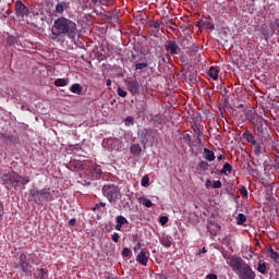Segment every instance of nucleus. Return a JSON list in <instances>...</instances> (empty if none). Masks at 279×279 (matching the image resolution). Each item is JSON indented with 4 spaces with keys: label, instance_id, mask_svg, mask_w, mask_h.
<instances>
[{
    "label": "nucleus",
    "instance_id": "f257e3e1",
    "mask_svg": "<svg viewBox=\"0 0 279 279\" xmlns=\"http://www.w3.org/2000/svg\"><path fill=\"white\" fill-rule=\"evenodd\" d=\"M81 34L82 31L77 29V24L74 21L61 16L54 20L49 38L52 43H62L64 38L73 41Z\"/></svg>",
    "mask_w": 279,
    "mask_h": 279
},
{
    "label": "nucleus",
    "instance_id": "f03ea898",
    "mask_svg": "<svg viewBox=\"0 0 279 279\" xmlns=\"http://www.w3.org/2000/svg\"><path fill=\"white\" fill-rule=\"evenodd\" d=\"M229 266L236 272L240 279H256V271L239 256H231L229 258Z\"/></svg>",
    "mask_w": 279,
    "mask_h": 279
},
{
    "label": "nucleus",
    "instance_id": "7ed1b4c3",
    "mask_svg": "<svg viewBox=\"0 0 279 279\" xmlns=\"http://www.w3.org/2000/svg\"><path fill=\"white\" fill-rule=\"evenodd\" d=\"M29 199L34 204H47V202H53V194L51 193L50 187H44L41 190L32 189L29 191Z\"/></svg>",
    "mask_w": 279,
    "mask_h": 279
},
{
    "label": "nucleus",
    "instance_id": "20e7f679",
    "mask_svg": "<svg viewBox=\"0 0 279 279\" xmlns=\"http://www.w3.org/2000/svg\"><path fill=\"white\" fill-rule=\"evenodd\" d=\"M101 191L104 197H106L111 204H117V202L123 197L121 194V189L112 183L105 184Z\"/></svg>",
    "mask_w": 279,
    "mask_h": 279
},
{
    "label": "nucleus",
    "instance_id": "39448f33",
    "mask_svg": "<svg viewBox=\"0 0 279 279\" xmlns=\"http://www.w3.org/2000/svg\"><path fill=\"white\" fill-rule=\"evenodd\" d=\"M16 260L13 263L14 269H21L26 276H32V265L27 260V253L26 252H17L16 253Z\"/></svg>",
    "mask_w": 279,
    "mask_h": 279
},
{
    "label": "nucleus",
    "instance_id": "423d86ee",
    "mask_svg": "<svg viewBox=\"0 0 279 279\" xmlns=\"http://www.w3.org/2000/svg\"><path fill=\"white\" fill-rule=\"evenodd\" d=\"M16 178H19V172H0V180L5 189H12V186L14 187Z\"/></svg>",
    "mask_w": 279,
    "mask_h": 279
},
{
    "label": "nucleus",
    "instance_id": "0eeeda50",
    "mask_svg": "<svg viewBox=\"0 0 279 279\" xmlns=\"http://www.w3.org/2000/svg\"><path fill=\"white\" fill-rule=\"evenodd\" d=\"M81 169L83 171H88L89 173H92L96 178V180L97 178H101V166L97 163L84 162L81 165Z\"/></svg>",
    "mask_w": 279,
    "mask_h": 279
},
{
    "label": "nucleus",
    "instance_id": "6e6552de",
    "mask_svg": "<svg viewBox=\"0 0 279 279\" xmlns=\"http://www.w3.org/2000/svg\"><path fill=\"white\" fill-rule=\"evenodd\" d=\"M149 256H151V254L149 253V250H147V247L142 248L136 256V263H138L140 265H143V267H147L149 263Z\"/></svg>",
    "mask_w": 279,
    "mask_h": 279
},
{
    "label": "nucleus",
    "instance_id": "1a4fd4ad",
    "mask_svg": "<svg viewBox=\"0 0 279 279\" xmlns=\"http://www.w3.org/2000/svg\"><path fill=\"white\" fill-rule=\"evenodd\" d=\"M15 14L20 19H24L29 14V8H27L21 0L15 1Z\"/></svg>",
    "mask_w": 279,
    "mask_h": 279
},
{
    "label": "nucleus",
    "instance_id": "9d476101",
    "mask_svg": "<svg viewBox=\"0 0 279 279\" xmlns=\"http://www.w3.org/2000/svg\"><path fill=\"white\" fill-rule=\"evenodd\" d=\"M181 47L182 49H186V53L187 56H191L192 58L194 56H197V52L199 51V46H197L196 44H192L191 46H189V39H183L181 41Z\"/></svg>",
    "mask_w": 279,
    "mask_h": 279
},
{
    "label": "nucleus",
    "instance_id": "9b49d317",
    "mask_svg": "<svg viewBox=\"0 0 279 279\" xmlns=\"http://www.w3.org/2000/svg\"><path fill=\"white\" fill-rule=\"evenodd\" d=\"M125 86L128 87V90L131 93V95H141V84H138V81H126Z\"/></svg>",
    "mask_w": 279,
    "mask_h": 279
},
{
    "label": "nucleus",
    "instance_id": "f8f14e48",
    "mask_svg": "<svg viewBox=\"0 0 279 279\" xmlns=\"http://www.w3.org/2000/svg\"><path fill=\"white\" fill-rule=\"evenodd\" d=\"M165 49L170 56H178V53H180V47H178L175 41H168V44L165 45Z\"/></svg>",
    "mask_w": 279,
    "mask_h": 279
},
{
    "label": "nucleus",
    "instance_id": "ddd939ff",
    "mask_svg": "<svg viewBox=\"0 0 279 279\" xmlns=\"http://www.w3.org/2000/svg\"><path fill=\"white\" fill-rule=\"evenodd\" d=\"M265 255L268 257V258H271V260H274L275 263H277V265H279V253L276 252L274 250V247L271 246H267L265 248Z\"/></svg>",
    "mask_w": 279,
    "mask_h": 279
},
{
    "label": "nucleus",
    "instance_id": "4468645a",
    "mask_svg": "<svg viewBox=\"0 0 279 279\" xmlns=\"http://www.w3.org/2000/svg\"><path fill=\"white\" fill-rule=\"evenodd\" d=\"M251 123L255 125V130L258 135L263 134V128H265L266 123L263 117H259L257 120H251Z\"/></svg>",
    "mask_w": 279,
    "mask_h": 279
},
{
    "label": "nucleus",
    "instance_id": "2eb2a0df",
    "mask_svg": "<svg viewBox=\"0 0 279 279\" xmlns=\"http://www.w3.org/2000/svg\"><path fill=\"white\" fill-rule=\"evenodd\" d=\"M25 184H29V177L25 175H20L17 173V178L15 179V185L14 189H23Z\"/></svg>",
    "mask_w": 279,
    "mask_h": 279
},
{
    "label": "nucleus",
    "instance_id": "dca6fc26",
    "mask_svg": "<svg viewBox=\"0 0 279 279\" xmlns=\"http://www.w3.org/2000/svg\"><path fill=\"white\" fill-rule=\"evenodd\" d=\"M242 137L244 138V141L247 142V144L250 145V147H252L253 145H256V137H254V134H252V132L250 131H245L242 134Z\"/></svg>",
    "mask_w": 279,
    "mask_h": 279
},
{
    "label": "nucleus",
    "instance_id": "f3484780",
    "mask_svg": "<svg viewBox=\"0 0 279 279\" xmlns=\"http://www.w3.org/2000/svg\"><path fill=\"white\" fill-rule=\"evenodd\" d=\"M159 242L163 247H171L173 245V238L171 235H162Z\"/></svg>",
    "mask_w": 279,
    "mask_h": 279
},
{
    "label": "nucleus",
    "instance_id": "a211bd4d",
    "mask_svg": "<svg viewBox=\"0 0 279 279\" xmlns=\"http://www.w3.org/2000/svg\"><path fill=\"white\" fill-rule=\"evenodd\" d=\"M116 230H118L120 232L121 228H123V226H125V223H128V218L124 216H118L116 218Z\"/></svg>",
    "mask_w": 279,
    "mask_h": 279
},
{
    "label": "nucleus",
    "instance_id": "6ab92c4d",
    "mask_svg": "<svg viewBox=\"0 0 279 279\" xmlns=\"http://www.w3.org/2000/svg\"><path fill=\"white\" fill-rule=\"evenodd\" d=\"M154 134H156V130L153 129H144L141 131L143 141H147V136H151V138H154Z\"/></svg>",
    "mask_w": 279,
    "mask_h": 279
},
{
    "label": "nucleus",
    "instance_id": "aec40b11",
    "mask_svg": "<svg viewBox=\"0 0 279 279\" xmlns=\"http://www.w3.org/2000/svg\"><path fill=\"white\" fill-rule=\"evenodd\" d=\"M263 145L264 143L260 142H255V144L252 145L253 148V154H255L256 156H263Z\"/></svg>",
    "mask_w": 279,
    "mask_h": 279
},
{
    "label": "nucleus",
    "instance_id": "412c9836",
    "mask_svg": "<svg viewBox=\"0 0 279 279\" xmlns=\"http://www.w3.org/2000/svg\"><path fill=\"white\" fill-rule=\"evenodd\" d=\"M69 9V3L62 1L56 5L57 14H64V11Z\"/></svg>",
    "mask_w": 279,
    "mask_h": 279
},
{
    "label": "nucleus",
    "instance_id": "4be33fe9",
    "mask_svg": "<svg viewBox=\"0 0 279 279\" xmlns=\"http://www.w3.org/2000/svg\"><path fill=\"white\" fill-rule=\"evenodd\" d=\"M48 271L45 268H38L34 274V278L36 279H47Z\"/></svg>",
    "mask_w": 279,
    "mask_h": 279
},
{
    "label": "nucleus",
    "instance_id": "5701e85b",
    "mask_svg": "<svg viewBox=\"0 0 279 279\" xmlns=\"http://www.w3.org/2000/svg\"><path fill=\"white\" fill-rule=\"evenodd\" d=\"M208 75L211 80H219V68L210 66Z\"/></svg>",
    "mask_w": 279,
    "mask_h": 279
},
{
    "label": "nucleus",
    "instance_id": "b1692460",
    "mask_svg": "<svg viewBox=\"0 0 279 279\" xmlns=\"http://www.w3.org/2000/svg\"><path fill=\"white\" fill-rule=\"evenodd\" d=\"M221 175H230L232 173V165L226 162L220 170Z\"/></svg>",
    "mask_w": 279,
    "mask_h": 279
},
{
    "label": "nucleus",
    "instance_id": "393cba45",
    "mask_svg": "<svg viewBox=\"0 0 279 279\" xmlns=\"http://www.w3.org/2000/svg\"><path fill=\"white\" fill-rule=\"evenodd\" d=\"M140 204H142L143 206H145L146 208H151L154 206V203H151V199L141 196L138 198Z\"/></svg>",
    "mask_w": 279,
    "mask_h": 279
},
{
    "label": "nucleus",
    "instance_id": "a878e982",
    "mask_svg": "<svg viewBox=\"0 0 279 279\" xmlns=\"http://www.w3.org/2000/svg\"><path fill=\"white\" fill-rule=\"evenodd\" d=\"M130 151L131 154H133V156H141V151H143V148H141V145L138 144H133L130 147Z\"/></svg>",
    "mask_w": 279,
    "mask_h": 279
},
{
    "label": "nucleus",
    "instance_id": "bb28decb",
    "mask_svg": "<svg viewBox=\"0 0 279 279\" xmlns=\"http://www.w3.org/2000/svg\"><path fill=\"white\" fill-rule=\"evenodd\" d=\"M204 156L208 162H213L215 160V153L208 148H204Z\"/></svg>",
    "mask_w": 279,
    "mask_h": 279
},
{
    "label": "nucleus",
    "instance_id": "cd10ccee",
    "mask_svg": "<svg viewBox=\"0 0 279 279\" xmlns=\"http://www.w3.org/2000/svg\"><path fill=\"white\" fill-rule=\"evenodd\" d=\"M257 271L263 274V276L267 275V264L259 260L257 264Z\"/></svg>",
    "mask_w": 279,
    "mask_h": 279
},
{
    "label": "nucleus",
    "instance_id": "c85d7f7f",
    "mask_svg": "<svg viewBox=\"0 0 279 279\" xmlns=\"http://www.w3.org/2000/svg\"><path fill=\"white\" fill-rule=\"evenodd\" d=\"M71 93H73L74 95H82V85L80 84H73L70 88Z\"/></svg>",
    "mask_w": 279,
    "mask_h": 279
},
{
    "label": "nucleus",
    "instance_id": "c756f323",
    "mask_svg": "<svg viewBox=\"0 0 279 279\" xmlns=\"http://www.w3.org/2000/svg\"><path fill=\"white\" fill-rule=\"evenodd\" d=\"M66 84H69V78H57L54 81V86H57L58 88L66 86Z\"/></svg>",
    "mask_w": 279,
    "mask_h": 279
},
{
    "label": "nucleus",
    "instance_id": "7c9ffc66",
    "mask_svg": "<svg viewBox=\"0 0 279 279\" xmlns=\"http://www.w3.org/2000/svg\"><path fill=\"white\" fill-rule=\"evenodd\" d=\"M150 29H153L154 33L160 32V22L158 21H151L149 23Z\"/></svg>",
    "mask_w": 279,
    "mask_h": 279
},
{
    "label": "nucleus",
    "instance_id": "2f4dec72",
    "mask_svg": "<svg viewBox=\"0 0 279 279\" xmlns=\"http://www.w3.org/2000/svg\"><path fill=\"white\" fill-rule=\"evenodd\" d=\"M245 221H247V217H245V215H243V214H239L236 217L238 226H244Z\"/></svg>",
    "mask_w": 279,
    "mask_h": 279
},
{
    "label": "nucleus",
    "instance_id": "473e14b6",
    "mask_svg": "<svg viewBox=\"0 0 279 279\" xmlns=\"http://www.w3.org/2000/svg\"><path fill=\"white\" fill-rule=\"evenodd\" d=\"M122 256H123L124 258H130V256H132V250H130L129 247H124V248L122 250Z\"/></svg>",
    "mask_w": 279,
    "mask_h": 279
},
{
    "label": "nucleus",
    "instance_id": "72a5a7b5",
    "mask_svg": "<svg viewBox=\"0 0 279 279\" xmlns=\"http://www.w3.org/2000/svg\"><path fill=\"white\" fill-rule=\"evenodd\" d=\"M7 43H8V45H9L10 47H14V45H16V37H14V36H9V37L7 38Z\"/></svg>",
    "mask_w": 279,
    "mask_h": 279
},
{
    "label": "nucleus",
    "instance_id": "f704fd0d",
    "mask_svg": "<svg viewBox=\"0 0 279 279\" xmlns=\"http://www.w3.org/2000/svg\"><path fill=\"white\" fill-rule=\"evenodd\" d=\"M193 130H194L195 134H197V138H199V136H202V134H204V129H202L197 125L193 126Z\"/></svg>",
    "mask_w": 279,
    "mask_h": 279
},
{
    "label": "nucleus",
    "instance_id": "c9c22d12",
    "mask_svg": "<svg viewBox=\"0 0 279 279\" xmlns=\"http://www.w3.org/2000/svg\"><path fill=\"white\" fill-rule=\"evenodd\" d=\"M142 186H149V175H144L141 181Z\"/></svg>",
    "mask_w": 279,
    "mask_h": 279
},
{
    "label": "nucleus",
    "instance_id": "e433bc0d",
    "mask_svg": "<svg viewBox=\"0 0 279 279\" xmlns=\"http://www.w3.org/2000/svg\"><path fill=\"white\" fill-rule=\"evenodd\" d=\"M148 64L147 63H136L135 64V70L136 71H143L145 69H147Z\"/></svg>",
    "mask_w": 279,
    "mask_h": 279
},
{
    "label": "nucleus",
    "instance_id": "4c0bfd02",
    "mask_svg": "<svg viewBox=\"0 0 279 279\" xmlns=\"http://www.w3.org/2000/svg\"><path fill=\"white\" fill-rule=\"evenodd\" d=\"M240 195L244 198L247 199L248 194H247V187L243 186L240 189Z\"/></svg>",
    "mask_w": 279,
    "mask_h": 279
},
{
    "label": "nucleus",
    "instance_id": "58836bf2",
    "mask_svg": "<svg viewBox=\"0 0 279 279\" xmlns=\"http://www.w3.org/2000/svg\"><path fill=\"white\" fill-rule=\"evenodd\" d=\"M96 3H100V5H110V3H113L114 0H95Z\"/></svg>",
    "mask_w": 279,
    "mask_h": 279
},
{
    "label": "nucleus",
    "instance_id": "ea45409f",
    "mask_svg": "<svg viewBox=\"0 0 279 279\" xmlns=\"http://www.w3.org/2000/svg\"><path fill=\"white\" fill-rule=\"evenodd\" d=\"M117 93L119 95V97H128V92H125V89L118 87Z\"/></svg>",
    "mask_w": 279,
    "mask_h": 279
},
{
    "label": "nucleus",
    "instance_id": "a19ab883",
    "mask_svg": "<svg viewBox=\"0 0 279 279\" xmlns=\"http://www.w3.org/2000/svg\"><path fill=\"white\" fill-rule=\"evenodd\" d=\"M111 239H112L113 243H119V239H121V235H119L118 232H114V233L111 235Z\"/></svg>",
    "mask_w": 279,
    "mask_h": 279
},
{
    "label": "nucleus",
    "instance_id": "79ce46f5",
    "mask_svg": "<svg viewBox=\"0 0 279 279\" xmlns=\"http://www.w3.org/2000/svg\"><path fill=\"white\" fill-rule=\"evenodd\" d=\"M169 218L167 216H161L159 218V223H161V226H165L166 223H168Z\"/></svg>",
    "mask_w": 279,
    "mask_h": 279
},
{
    "label": "nucleus",
    "instance_id": "37998d69",
    "mask_svg": "<svg viewBox=\"0 0 279 279\" xmlns=\"http://www.w3.org/2000/svg\"><path fill=\"white\" fill-rule=\"evenodd\" d=\"M125 125H134V118L128 117L125 119Z\"/></svg>",
    "mask_w": 279,
    "mask_h": 279
},
{
    "label": "nucleus",
    "instance_id": "c03bdc74",
    "mask_svg": "<svg viewBox=\"0 0 279 279\" xmlns=\"http://www.w3.org/2000/svg\"><path fill=\"white\" fill-rule=\"evenodd\" d=\"M199 167H201V169H203V171H206V169H208L209 165L206 161H201Z\"/></svg>",
    "mask_w": 279,
    "mask_h": 279
},
{
    "label": "nucleus",
    "instance_id": "a18cd8bd",
    "mask_svg": "<svg viewBox=\"0 0 279 279\" xmlns=\"http://www.w3.org/2000/svg\"><path fill=\"white\" fill-rule=\"evenodd\" d=\"M99 208H106V203L100 202L99 204H96L94 210H99Z\"/></svg>",
    "mask_w": 279,
    "mask_h": 279
},
{
    "label": "nucleus",
    "instance_id": "49530a36",
    "mask_svg": "<svg viewBox=\"0 0 279 279\" xmlns=\"http://www.w3.org/2000/svg\"><path fill=\"white\" fill-rule=\"evenodd\" d=\"M213 186H214V189H221V182L219 180L214 181Z\"/></svg>",
    "mask_w": 279,
    "mask_h": 279
},
{
    "label": "nucleus",
    "instance_id": "de8ad7c7",
    "mask_svg": "<svg viewBox=\"0 0 279 279\" xmlns=\"http://www.w3.org/2000/svg\"><path fill=\"white\" fill-rule=\"evenodd\" d=\"M75 223H77V220L75 218L70 219V221H69L70 227L75 226Z\"/></svg>",
    "mask_w": 279,
    "mask_h": 279
},
{
    "label": "nucleus",
    "instance_id": "09e8293b",
    "mask_svg": "<svg viewBox=\"0 0 279 279\" xmlns=\"http://www.w3.org/2000/svg\"><path fill=\"white\" fill-rule=\"evenodd\" d=\"M142 245L141 242H138L137 244L134 245L133 250L134 252H138V250H141Z\"/></svg>",
    "mask_w": 279,
    "mask_h": 279
},
{
    "label": "nucleus",
    "instance_id": "8fccbe9b",
    "mask_svg": "<svg viewBox=\"0 0 279 279\" xmlns=\"http://www.w3.org/2000/svg\"><path fill=\"white\" fill-rule=\"evenodd\" d=\"M205 186H206V189H210V186H213V182L210 180H207L205 182Z\"/></svg>",
    "mask_w": 279,
    "mask_h": 279
},
{
    "label": "nucleus",
    "instance_id": "3c124183",
    "mask_svg": "<svg viewBox=\"0 0 279 279\" xmlns=\"http://www.w3.org/2000/svg\"><path fill=\"white\" fill-rule=\"evenodd\" d=\"M0 217H3V203L0 201Z\"/></svg>",
    "mask_w": 279,
    "mask_h": 279
},
{
    "label": "nucleus",
    "instance_id": "603ef678",
    "mask_svg": "<svg viewBox=\"0 0 279 279\" xmlns=\"http://www.w3.org/2000/svg\"><path fill=\"white\" fill-rule=\"evenodd\" d=\"M207 278H208V279H219V278L217 277V275H215V274H209V275L207 276Z\"/></svg>",
    "mask_w": 279,
    "mask_h": 279
},
{
    "label": "nucleus",
    "instance_id": "864d4df0",
    "mask_svg": "<svg viewBox=\"0 0 279 279\" xmlns=\"http://www.w3.org/2000/svg\"><path fill=\"white\" fill-rule=\"evenodd\" d=\"M106 279H119V277H117L114 275H107Z\"/></svg>",
    "mask_w": 279,
    "mask_h": 279
},
{
    "label": "nucleus",
    "instance_id": "5fc2aeb1",
    "mask_svg": "<svg viewBox=\"0 0 279 279\" xmlns=\"http://www.w3.org/2000/svg\"><path fill=\"white\" fill-rule=\"evenodd\" d=\"M106 85H107V86H112V81H111V80H107V81H106Z\"/></svg>",
    "mask_w": 279,
    "mask_h": 279
},
{
    "label": "nucleus",
    "instance_id": "6e6d98bb",
    "mask_svg": "<svg viewBox=\"0 0 279 279\" xmlns=\"http://www.w3.org/2000/svg\"><path fill=\"white\" fill-rule=\"evenodd\" d=\"M218 160H219V161L226 160V157H223V155H219V156H218Z\"/></svg>",
    "mask_w": 279,
    "mask_h": 279
},
{
    "label": "nucleus",
    "instance_id": "4d7b16f0",
    "mask_svg": "<svg viewBox=\"0 0 279 279\" xmlns=\"http://www.w3.org/2000/svg\"><path fill=\"white\" fill-rule=\"evenodd\" d=\"M275 169H276V171H279V162L275 163Z\"/></svg>",
    "mask_w": 279,
    "mask_h": 279
},
{
    "label": "nucleus",
    "instance_id": "13d9d810",
    "mask_svg": "<svg viewBox=\"0 0 279 279\" xmlns=\"http://www.w3.org/2000/svg\"><path fill=\"white\" fill-rule=\"evenodd\" d=\"M201 252H202V254H206V252H207L206 247H203Z\"/></svg>",
    "mask_w": 279,
    "mask_h": 279
},
{
    "label": "nucleus",
    "instance_id": "bf43d9fd",
    "mask_svg": "<svg viewBox=\"0 0 279 279\" xmlns=\"http://www.w3.org/2000/svg\"><path fill=\"white\" fill-rule=\"evenodd\" d=\"M159 279H167V277H165V275L160 276Z\"/></svg>",
    "mask_w": 279,
    "mask_h": 279
}]
</instances>
